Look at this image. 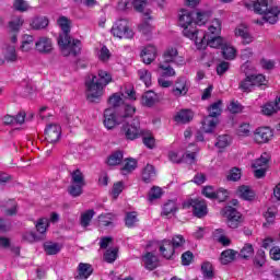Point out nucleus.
Instances as JSON below:
<instances>
[{
    "label": "nucleus",
    "mask_w": 280,
    "mask_h": 280,
    "mask_svg": "<svg viewBox=\"0 0 280 280\" xmlns=\"http://www.w3.org/2000/svg\"><path fill=\"white\" fill-rule=\"evenodd\" d=\"M93 215H95L94 210H88L81 215V226L86 229L91 224V220H93Z\"/></svg>",
    "instance_id": "45"
},
{
    "label": "nucleus",
    "mask_w": 280,
    "mask_h": 280,
    "mask_svg": "<svg viewBox=\"0 0 280 280\" xmlns=\"http://www.w3.org/2000/svg\"><path fill=\"white\" fill-rule=\"evenodd\" d=\"M16 60H19V56L16 55V47L8 45L3 52V59H1V63L5 65V62H16Z\"/></svg>",
    "instance_id": "20"
},
{
    "label": "nucleus",
    "mask_w": 280,
    "mask_h": 280,
    "mask_svg": "<svg viewBox=\"0 0 280 280\" xmlns=\"http://www.w3.org/2000/svg\"><path fill=\"white\" fill-rule=\"evenodd\" d=\"M178 211V205H176L175 200H168L166 203H164L163 211L161 215H174Z\"/></svg>",
    "instance_id": "31"
},
{
    "label": "nucleus",
    "mask_w": 280,
    "mask_h": 280,
    "mask_svg": "<svg viewBox=\"0 0 280 280\" xmlns=\"http://www.w3.org/2000/svg\"><path fill=\"white\" fill-rule=\"evenodd\" d=\"M156 177V170L152 164H147L142 171V180L143 183H152V179Z\"/></svg>",
    "instance_id": "29"
},
{
    "label": "nucleus",
    "mask_w": 280,
    "mask_h": 280,
    "mask_svg": "<svg viewBox=\"0 0 280 280\" xmlns=\"http://www.w3.org/2000/svg\"><path fill=\"white\" fill-rule=\"evenodd\" d=\"M137 222H139V219H137V212H127L125 218L126 226H128V229H132Z\"/></svg>",
    "instance_id": "48"
},
{
    "label": "nucleus",
    "mask_w": 280,
    "mask_h": 280,
    "mask_svg": "<svg viewBox=\"0 0 280 280\" xmlns=\"http://www.w3.org/2000/svg\"><path fill=\"white\" fill-rule=\"evenodd\" d=\"M33 46H34V36L24 35L22 40V46H21L22 51H30Z\"/></svg>",
    "instance_id": "44"
},
{
    "label": "nucleus",
    "mask_w": 280,
    "mask_h": 280,
    "mask_svg": "<svg viewBox=\"0 0 280 280\" xmlns=\"http://www.w3.org/2000/svg\"><path fill=\"white\" fill-rule=\"evenodd\" d=\"M119 248L115 247L114 249H107L104 254V260L107 264H114L117 260Z\"/></svg>",
    "instance_id": "41"
},
{
    "label": "nucleus",
    "mask_w": 280,
    "mask_h": 280,
    "mask_svg": "<svg viewBox=\"0 0 280 280\" xmlns=\"http://www.w3.org/2000/svg\"><path fill=\"white\" fill-rule=\"evenodd\" d=\"M195 25H205L211 19V11H202L196 13Z\"/></svg>",
    "instance_id": "39"
},
{
    "label": "nucleus",
    "mask_w": 280,
    "mask_h": 280,
    "mask_svg": "<svg viewBox=\"0 0 280 280\" xmlns=\"http://www.w3.org/2000/svg\"><path fill=\"white\" fill-rule=\"evenodd\" d=\"M238 253L234 249H225L221 253V264L223 266H228V264H231L235 261Z\"/></svg>",
    "instance_id": "24"
},
{
    "label": "nucleus",
    "mask_w": 280,
    "mask_h": 280,
    "mask_svg": "<svg viewBox=\"0 0 280 280\" xmlns=\"http://www.w3.org/2000/svg\"><path fill=\"white\" fill-rule=\"evenodd\" d=\"M268 163H270V155H268V153H264L259 159L255 160V162L252 164V167L254 170L259 167H268Z\"/></svg>",
    "instance_id": "34"
},
{
    "label": "nucleus",
    "mask_w": 280,
    "mask_h": 280,
    "mask_svg": "<svg viewBox=\"0 0 280 280\" xmlns=\"http://www.w3.org/2000/svg\"><path fill=\"white\" fill-rule=\"evenodd\" d=\"M35 50L43 56H49L54 51V40L47 36H42L35 42Z\"/></svg>",
    "instance_id": "14"
},
{
    "label": "nucleus",
    "mask_w": 280,
    "mask_h": 280,
    "mask_svg": "<svg viewBox=\"0 0 280 280\" xmlns=\"http://www.w3.org/2000/svg\"><path fill=\"white\" fill-rule=\"evenodd\" d=\"M189 92V88H187V80L183 77L178 78L175 81V86L172 90V93L175 97H183Z\"/></svg>",
    "instance_id": "16"
},
{
    "label": "nucleus",
    "mask_w": 280,
    "mask_h": 280,
    "mask_svg": "<svg viewBox=\"0 0 280 280\" xmlns=\"http://www.w3.org/2000/svg\"><path fill=\"white\" fill-rule=\"evenodd\" d=\"M163 196V189L159 186H153L149 191V202H154V200H159Z\"/></svg>",
    "instance_id": "46"
},
{
    "label": "nucleus",
    "mask_w": 280,
    "mask_h": 280,
    "mask_svg": "<svg viewBox=\"0 0 280 280\" xmlns=\"http://www.w3.org/2000/svg\"><path fill=\"white\" fill-rule=\"evenodd\" d=\"M62 249V246L58 243L47 242L44 243V250L46 255H58V253Z\"/></svg>",
    "instance_id": "32"
},
{
    "label": "nucleus",
    "mask_w": 280,
    "mask_h": 280,
    "mask_svg": "<svg viewBox=\"0 0 280 280\" xmlns=\"http://www.w3.org/2000/svg\"><path fill=\"white\" fill-rule=\"evenodd\" d=\"M176 124H189L194 119L191 109H182L174 117Z\"/></svg>",
    "instance_id": "21"
},
{
    "label": "nucleus",
    "mask_w": 280,
    "mask_h": 280,
    "mask_svg": "<svg viewBox=\"0 0 280 280\" xmlns=\"http://www.w3.org/2000/svg\"><path fill=\"white\" fill-rule=\"evenodd\" d=\"M201 272L203 275V279H213V277H215V273L213 272V265L210 261L201 264Z\"/></svg>",
    "instance_id": "33"
},
{
    "label": "nucleus",
    "mask_w": 280,
    "mask_h": 280,
    "mask_svg": "<svg viewBox=\"0 0 280 280\" xmlns=\"http://www.w3.org/2000/svg\"><path fill=\"white\" fill-rule=\"evenodd\" d=\"M156 93L153 91H148L142 95V105L148 108H152L158 102Z\"/></svg>",
    "instance_id": "28"
},
{
    "label": "nucleus",
    "mask_w": 280,
    "mask_h": 280,
    "mask_svg": "<svg viewBox=\"0 0 280 280\" xmlns=\"http://www.w3.org/2000/svg\"><path fill=\"white\" fill-rule=\"evenodd\" d=\"M140 80H142L145 86H152V73L150 71L142 69L139 70Z\"/></svg>",
    "instance_id": "50"
},
{
    "label": "nucleus",
    "mask_w": 280,
    "mask_h": 280,
    "mask_svg": "<svg viewBox=\"0 0 280 280\" xmlns=\"http://www.w3.org/2000/svg\"><path fill=\"white\" fill-rule=\"evenodd\" d=\"M272 137L275 133L270 127H259L254 131V141L259 144L268 143Z\"/></svg>",
    "instance_id": "15"
},
{
    "label": "nucleus",
    "mask_w": 280,
    "mask_h": 280,
    "mask_svg": "<svg viewBox=\"0 0 280 280\" xmlns=\"http://www.w3.org/2000/svg\"><path fill=\"white\" fill-rule=\"evenodd\" d=\"M249 78L252 80L253 86H264V83L266 82V77H264L262 74H252L249 75Z\"/></svg>",
    "instance_id": "57"
},
{
    "label": "nucleus",
    "mask_w": 280,
    "mask_h": 280,
    "mask_svg": "<svg viewBox=\"0 0 280 280\" xmlns=\"http://www.w3.org/2000/svg\"><path fill=\"white\" fill-rule=\"evenodd\" d=\"M237 196L242 198V200L250 202L255 200V190L249 188V186L243 185L237 188Z\"/></svg>",
    "instance_id": "22"
},
{
    "label": "nucleus",
    "mask_w": 280,
    "mask_h": 280,
    "mask_svg": "<svg viewBox=\"0 0 280 280\" xmlns=\"http://www.w3.org/2000/svg\"><path fill=\"white\" fill-rule=\"evenodd\" d=\"M183 207L184 209H189V207H192V213L195 218H205V215L208 213L207 202H205V200L189 199L184 201Z\"/></svg>",
    "instance_id": "13"
},
{
    "label": "nucleus",
    "mask_w": 280,
    "mask_h": 280,
    "mask_svg": "<svg viewBox=\"0 0 280 280\" xmlns=\"http://www.w3.org/2000/svg\"><path fill=\"white\" fill-rule=\"evenodd\" d=\"M182 163H187L188 165H192L196 163V152L186 151V153L182 156Z\"/></svg>",
    "instance_id": "59"
},
{
    "label": "nucleus",
    "mask_w": 280,
    "mask_h": 280,
    "mask_svg": "<svg viewBox=\"0 0 280 280\" xmlns=\"http://www.w3.org/2000/svg\"><path fill=\"white\" fill-rule=\"evenodd\" d=\"M230 67H231V63L229 61H221L217 66V74L224 75V73H226V71H229Z\"/></svg>",
    "instance_id": "60"
},
{
    "label": "nucleus",
    "mask_w": 280,
    "mask_h": 280,
    "mask_svg": "<svg viewBox=\"0 0 280 280\" xmlns=\"http://www.w3.org/2000/svg\"><path fill=\"white\" fill-rule=\"evenodd\" d=\"M158 266H159V258H156L154 254L148 252L144 255V268H147V270H154L158 268Z\"/></svg>",
    "instance_id": "27"
},
{
    "label": "nucleus",
    "mask_w": 280,
    "mask_h": 280,
    "mask_svg": "<svg viewBox=\"0 0 280 280\" xmlns=\"http://www.w3.org/2000/svg\"><path fill=\"white\" fill-rule=\"evenodd\" d=\"M90 275H93L91 265L84 262L79 264L78 276H75V279H89Z\"/></svg>",
    "instance_id": "25"
},
{
    "label": "nucleus",
    "mask_w": 280,
    "mask_h": 280,
    "mask_svg": "<svg viewBox=\"0 0 280 280\" xmlns=\"http://www.w3.org/2000/svg\"><path fill=\"white\" fill-rule=\"evenodd\" d=\"M59 27L62 30V34L58 37V45L60 47V51L65 58H69V56H80L82 54V42L80 39L71 38V21L67 19V16H60L57 21Z\"/></svg>",
    "instance_id": "1"
},
{
    "label": "nucleus",
    "mask_w": 280,
    "mask_h": 280,
    "mask_svg": "<svg viewBox=\"0 0 280 280\" xmlns=\"http://www.w3.org/2000/svg\"><path fill=\"white\" fill-rule=\"evenodd\" d=\"M235 36H240L243 39L244 45H250L253 43V35L248 31V27L244 24L238 25L235 31Z\"/></svg>",
    "instance_id": "19"
},
{
    "label": "nucleus",
    "mask_w": 280,
    "mask_h": 280,
    "mask_svg": "<svg viewBox=\"0 0 280 280\" xmlns=\"http://www.w3.org/2000/svg\"><path fill=\"white\" fill-rule=\"evenodd\" d=\"M197 49H207V47H212L213 49H222V46L226 44V39L222 36H209L207 33L201 32L194 39Z\"/></svg>",
    "instance_id": "7"
},
{
    "label": "nucleus",
    "mask_w": 280,
    "mask_h": 280,
    "mask_svg": "<svg viewBox=\"0 0 280 280\" xmlns=\"http://www.w3.org/2000/svg\"><path fill=\"white\" fill-rule=\"evenodd\" d=\"M113 82V75L104 70H98V77L90 74L85 79L86 100L90 104H100L104 95V86Z\"/></svg>",
    "instance_id": "2"
},
{
    "label": "nucleus",
    "mask_w": 280,
    "mask_h": 280,
    "mask_svg": "<svg viewBox=\"0 0 280 280\" xmlns=\"http://www.w3.org/2000/svg\"><path fill=\"white\" fill-rule=\"evenodd\" d=\"M277 215V210L269 208L267 212L265 213V218L267 220L266 223H264V226H268V224H275V218Z\"/></svg>",
    "instance_id": "54"
},
{
    "label": "nucleus",
    "mask_w": 280,
    "mask_h": 280,
    "mask_svg": "<svg viewBox=\"0 0 280 280\" xmlns=\"http://www.w3.org/2000/svg\"><path fill=\"white\" fill-rule=\"evenodd\" d=\"M222 213L226 218L229 229H238L240 224L244 222V217L233 206L224 207Z\"/></svg>",
    "instance_id": "11"
},
{
    "label": "nucleus",
    "mask_w": 280,
    "mask_h": 280,
    "mask_svg": "<svg viewBox=\"0 0 280 280\" xmlns=\"http://www.w3.org/2000/svg\"><path fill=\"white\" fill-rule=\"evenodd\" d=\"M140 56H141L142 62H144V65H152V62H154V60H156V47H154V46L145 47L141 51Z\"/></svg>",
    "instance_id": "18"
},
{
    "label": "nucleus",
    "mask_w": 280,
    "mask_h": 280,
    "mask_svg": "<svg viewBox=\"0 0 280 280\" xmlns=\"http://www.w3.org/2000/svg\"><path fill=\"white\" fill-rule=\"evenodd\" d=\"M278 110L279 109H277V106L272 102L265 104L262 107V113L268 117H270V115H275Z\"/></svg>",
    "instance_id": "56"
},
{
    "label": "nucleus",
    "mask_w": 280,
    "mask_h": 280,
    "mask_svg": "<svg viewBox=\"0 0 280 280\" xmlns=\"http://www.w3.org/2000/svg\"><path fill=\"white\" fill-rule=\"evenodd\" d=\"M196 21H194V12L182 9L179 13V25L184 28L183 34L186 38H190V40H195L200 36V31L194 28Z\"/></svg>",
    "instance_id": "6"
},
{
    "label": "nucleus",
    "mask_w": 280,
    "mask_h": 280,
    "mask_svg": "<svg viewBox=\"0 0 280 280\" xmlns=\"http://www.w3.org/2000/svg\"><path fill=\"white\" fill-rule=\"evenodd\" d=\"M108 104L115 110V108H119V106L124 104V98L121 95H119V93H114L112 96H109Z\"/></svg>",
    "instance_id": "42"
},
{
    "label": "nucleus",
    "mask_w": 280,
    "mask_h": 280,
    "mask_svg": "<svg viewBox=\"0 0 280 280\" xmlns=\"http://www.w3.org/2000/svg\"><path fill=\"white\" fill-rule=\"evenodd\" d=\"M135 170H137V160H135L132 158H128L126 160V163H125L124 167H122V172L130 173Z\"/></svg>",
    "instance_id": "55"
},
{
    "label": "nucleus",
    "mask_w": 280,
    "mask_h": 280,
    "mask_svg": "<svg viewBox=\"0 0 280 280\" xmlns=\"http://www.w3.org/2000/svg\"><path fill=\"white\" fill-rule=\"evenodd\" d=\"M124 114H121L118 118L116 116V112L114 108H106L104 110V120L103 124L107 130H113L115 126H119V124H124L128 117H132L135 113H137V108L132 105L124 106Z\"/></svg>",
    "instance_id": "4"
},
{
    "label": "nucleus",
    "mask_w": 280,
    "mask_h": 280,
    "mask_svg": "<svg viewBox=\"0 0 280 280\" xmlns=\"http://www.w3.org/2000/svg\"><path fill=\"white\" fill-rule=\"evenodd\" d=\"M131 4V9L136 10V12H143L145 10V5H148V0H129Z\"/></svg>",
    "instance_id": "47"
},
{
    "label": "nucleus",
    "mask_w": 280,
    "mask_h": 280,
    "mask_svg": "<svg viewBox=\"0 0 280 280\" xmlns=\"http://www.w3.org/2000/svg\"><path fill=\"white\" fill-rule=\"evenodd\" d=\"M215 148H219V150H224V148H229L231 145V136L223 135L218 137V141L215 142Z\"/></svg>",
    "instance_id": "40"
},
{
    "label": "nucleus",
    "mask_w": 280,
    "mask_h": 280,
    "mask_svg": "<svg viewBox=\"0 0 280 280\" xmlns=\"http://www.w3.org/2000/svg\"><path fill=\"white\" fill-rule=\"evenodd\" d=\"M48 26H49V19H47V16L35 18L31 23L32 30H36V31L46 30Z\"/></svg>",
    "instance_id": "26"
},
{
    "label": "nucleus",
    "mask_w": 280,
    "mask_h": 280,
    "mask_svg": "<svg viewBox=\"0 0 280 280\" xmlns=\"http://www.w3.org/2000/svg\"><path fill=\"white\" fill-rule=\"evenodd\" d=\"M48 226H49V219L47 218L38 219L37 223L35 224V229L37 233H40V235H45V233H47Z\"/></svg>",
    "instance_id": "38"
},
{
    "label": "nucleus",
    "mask_w": 280,
    "mask_h": 280,
    "mask_svg": "<svg viewBox=\"0 0 280 280\" xmlns=\"http://www.w3.org/2000/svg\"><path fill=\"white\" fill-rule=\"evenodd\" d=\"M121 130L127 141H135L136 139H139V137L145 135V129L141 128V120H139V117L133 118L130 122H125Z\"/></svg>",
    "instance_id": "10"
},
{
    "label": "nucleus",
    "mask_w": 280,
    "mask_h": 280,
    "mask_svg": "<svg viewBox=\"0 0 280 280\" xmlns=\"http://www.w3.org/2000/svg\"><path fill=\"white\" fill-rule=\"evenodd\" d=\"M45 139L47 141V151L46 154H51V150L54 149V144L60 141V137H62V128L60 125L56 122L48 124L44 131Z\"/></svg>",
    "instance_id": "9"
},
{
    "label": "nucleus",
    "mask_w": 280,
    "mask_h": 280,
    "mask_svg": "<svg viewBox=\"0 0 280 280\" xmlns=\"http://www.w3.org/2000/svg\"><path fill=\"white\" fill-rule=\"evenodd\" d=\"M172 245L173 248H180V246H183L185 244V237H183V235H175L172 238Z\"/></svg>",
    "instance_id": "63"
},
{
    "label": "nucleus",
    "mask_w": 280,
    "mask_h": 280,
    "mask_svg": "<svg viewBox=\"0 0 280 280\" xmlns=\"http://www.w3.org/2000/svg\"><path fill=\"white\" fill-rule=\"evenodd\" d=\"M221 54L224 60H235L236 50L233 48V46L229 45L228 42H225V44L222 46Z\"/></svg>",
    "instance_id": "30"
},
{
    "label": "nucleus",
    "mask_w": 280,
    "mask_h": 280,
    "mask_svg": "<svg viewBox=\"0 0 280 280\" xmlns=\"http://www.w3.org/2000/svg\"><path fill=\"white\" fill-rule=\"evenodd\" d=\"M112 34L117 38H135V32H132L126 19H120L115 23L112 27Z\"/></svg>",
    "instance_id": "12"
},
{
    "label": "nucleus",
    "mask_w": 280,
    "mask_h": 280,
    "mask_svg": "<svg viewBox=\"0 0 280 280\" xmlns=\"http://www.w3.org/2000/svg\"><path fill=\"white\" fill-rule=\"evenodd\" d=\"M159 69L162 71V78H174L176 75V70L172 66H167V63H159Z\"/></svg>",
    "instance_id": "36"
},
{
    "label": "nucleus",
    "mask_w": 280,
    "mask_h": 280,
    "mask_svg": "<svg viewBox=\"0 0 280 280\" xmlns=\"http://www.w3.org/2000/svg\"><path fill=\"white\" fill-rule=\"evenodd\" d=\"M240 178H242V171L237 167L232 168L226 176V179L232 180L233 183H237Z\"/></svg>",
    "instance_id": "53"
},
{
    "label": "nucleus",
    "mask_w": 280,
    "mask_h": 280,
    "mask_svg": "<svg viewBox=\"0 0 280 280\" xmlns=\"http://www.w3.org/2000/svg\"><path fill=\"white\" fill-rule=\"evenodd\" d=\"M253 255H255V248L253 247V244L249 243H246L238 253V257H241V259H248Z\"/></svg>",
    "instance_id": "35"
},
{
    "label": "nucleus",
    "mask_w": 280,
    "mask_h": 280,
    "mask_svg": "<svg viewBox=\"0 0 280 280\" xmlns=\"http://www.w3.org/2000/svg\"><path fill=\"white\" fill-rule=\"evenodd\" d=\"M23 242H28L30 244L34 242H38L40 240L38 236H36V233L34 232H26L22 235Z\"/></svg>",
    "instance_id": "62"
},
{
    "label": "nucleus",
    "mask_w": 280,
    "mask_h": 280,
    "mask_svg": "<svg viewBox=\"0 0 280 280\" xmlns=\"http://www.w3.org/2000/svg\"><path fill=\"white\" fill-rule=\"evenodd\" d=\"M23 23H24L23 19H20V18H18V19L11 21V22L9 23V30H10V32H11V33H14V34H19V31H20L21 27L23 26Z\"/></svg>",
    "instance_id": "49"
},
{
    "label": "nucleus",
    "mask_w": 280,
    "mask_h": 280,
    "mask_svg": "<svg viewBox=\"0 0 280 280\" xmlns=\"http://www.w3.org/2000/svg\"><path fill=\"white\" fill-rule=\"evenodd\" d=\"M209 115L203 118L201 121V128L202 131L211 135L213 130H215L218 124H220V120L218 119L220 115H222V101H217L212 105L208 107Z\"/></svg>",
    "instance_id": "5"
},
{
    "label": "nucleus",
    "mask_w": 280,
    "mask_h": 280,
    "mask_svg": "<svg viewBox=\"0 0 280 280\" xmlns=\"http://www.w3.org/2000/svg\"><path fill=\"white\" fill-rule=\"evenodd\" d=\"M266 264V252L264 249H258L254 258V266L256 268H261Z\"/></svg>",
    "instance_id": "43"
},
{
    "label": "nucleus",
    "mask_w": 280,
    "mask_h": 280,
    "mask_svg": "<svg viewBox=\"0 0 280 280\" xmlns=\"http://www.w3.org/2000/svg\"><path fill=\"white\" fill-rule=\"evenodd\" d=\"M70 176L71 185L68 187V194H70L72 198H79V196L84 192V187H86V179H84V173H82L80 168H77L72 173H70Z\"/></svg>",
    "instance_id": "8"
},
{
    "label": "nucleus",
    "mask_w": 280,
    "mask_h": 280,
    "mask_svg": "<svg viewBox=\"0 0 280 280\" xmlns=\"http://www.w3.org/2000/svg\"><path fill=\"white\" fill-rule=\"evenodd\" d=\"M272 0H245L244 5L248 10L253 8L255 14L262 15L264 21L275 25L279 21V7L270 5Z\"/></svg>",
    "instance_id": "3"
},
{
    "label": "nucleus",
    "mask_w": 280,
    "mask_h": 280,
    "mask_svg": "<svg viewBox=\"0 0 280 280\" xmlns=\"http://www.w3.org/2000/svg\"><path fill=\"white\" fill-rule=\"evenodd\" d=\"M98 60H101V62H108V60H110V50H108L106 46H103L101 48L98 54Z\"/></svg>",
    "instance_id": "58"
},
{
    "label": "nucleus",
    "mask_w": 280,
    "mask_h": 280,
    "mask_svg": "<svg viewBox=\"0 0 280 280\" xmlns=\"http://www.w3.org/2000/svg\"><path fill=\"white\" fill-rule=\"evenodd\" d=\"M142 137H143L142 141L144 145L149 148V150H153L155 145V140H154V137L150 135V131L144 130V135Z\"/></svg>",
    "instance_id": "51"
},
{
    "label": "nucleus",
    "mask_w": 280,
    "mask_h": 280,
    "mask_svg": "<svg viewBox=\"0 0 280 280\" xmlns=\"http://www.w3.org/2000/svg\"><path fill=\"white\" fill-rule=\"evenodd\" d=\"M124 161V151L112 153L107 160L108 165H119Z\"/></svg>",
    "instance_id": "37"
},
{
    "label": "nucleus",
    "mask_w": 280,
    "mask_h": 280,
    "mask_svg": "<svg viewBox=\"0 0 280 280\" xmlns=\"http://www.w3.org/2000/svg\"><path fill=\"white\" fill-rule=\"evenodd\" d=\"M160 253L164 259H172L174 253H176L175 247L172 245V241L163 240L160 244Z\"/></svg>",
    "instance_id": "17"
},
{
    "label": "nucleus",
    "mask_w": 280,
    "mask_h": 280,
    "mask_svg": "<svg viewBox=\"0 0 280 280\" xmlns=\"http://www.w3.org/2000/svg\"><path fill=\"white\" fill-rule=\"evenodd\" d=\"M176 58H178V49L174 47H168L163 52V63L170 65L172 62H176Z\"/></svg>",
    "instance_id": "23"
},
{
    "label": "nucleus",
    "mask_w": 280,
    "mask_h": 280,
    "mask_svg": "<svg viewBox=\"0 0 280 280\" xmlns=\"http://www.w3.org/2000/svg\"><path fill=\"white\" fill-rule=\"evenodd\" d=\"M191 261H194V253L188 250L182 255L183 266H189Z\"/></svg>",
    "instance_id": "64"
},
{
    "label": "nucleus",
    "mask_w": 280,
    "mask_h": 280,
    "mask_svg": "<svg viewBox=\"0 0 280 280\" xmlns=\"http://www.w3.org/2000/svg\"><path fill=\"white\" fill-rule=\"evenodd\" d=\"M253 80L250 79V75H247L245 78L244 81L241 82L240 84V89L244 92V93H250V91H253Z\"/></svg>",
    "instance_id": "52"
},
{
    "label": "nucleus",
    "mask_w": 280,
    "mask_h": 280,
    "mask_svg": "<svg viewBox=\"0 0 280 280\" xmlns=\"http://www.w3.org/2000/svg\"><path fill=\"white\" fill-rule=\"evenodd\" d=\"M121 191H124V182H117L113 185V189H112V194L115 198V200H117V198L119 197V194H121Z\"/></svg>",
    "instance_id": "61"
}]
</instances>
